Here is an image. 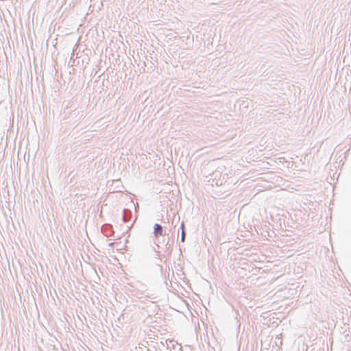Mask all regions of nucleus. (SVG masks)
Listing matches in <instances>:
<instances>
[{"label": "nucleus", "instance_id": "obj_3", "mask_svg": "<svg viewBox=\"0 0 351 351\" xmlns=\"http://www.w3.org/2000/svg\"><path fill=\"white\" fill-rule=\"evenodd\" d=\"M181 229V237H180V241L182 243L184 242L185 241V238H186V230H185V226H184V221H182L180 224V228Z\"/></svg>", "mask_w": 351, "mask_h": 351}, {"label": "nucleus", "instance_id": "obj_5", "mask_svg": "<svg viewBox=\"0 0 351 351\" xmlns=\"http://www.w3.org/2000/svg\"><path fill=\"white\" fill-rule=\"evenodd\" d=\"M166 242H167V241L164 239L162 240V243L165 244V243H166Z\"/></svg>", "mask_w": 351, "mask_h": 351}, {"label": "nucleus", "instance_id": "obj_4", "mask_svg": "<svg viewBox=\"0 0 351 351\" xmlns=\"http://www.w3.org/2000/svg\"><path fill=\"white\" fill-rule=\"evenodd\" d=\"M167 250L171 251V245L169 243V238L167 239V242L165 244Z\"/></svg>", "mask_w": 351, "mask_h": 351}, {"label": "nucleus", "instance_id": "obj_6", "mask_svg": "<svg viewBox=\"0 0 351 351\" xmlns=\"http://www.w3.org/2000/svg\"><path fill=\"white\" fill-rule=\"evenodd\" d=\"M160 271H162V269H163L162 266L160 265Z\"/></svg>", "mask_w": 351, "mask_h": 351}, {"label": "nucleus", "instance_id": "obj_1", "mask_svg": "<svg viewBox=\"0 0 351 351\" xmlns=\"http://www.w3.org/2000/svg\"><path fill=\"white\" fill-rule=\"evenodd\" d=\"M72 108V106L71 105V102H68L65 107V109L64 110V112L62 113V119H68L70 115H71V116L75 115V117H77V114H79V112L75 111L76 108H75L74 110H68L69 108Z\"/></svg>", "mask_w": 351, "mask_h": 351}, {"label": "nucleus", "instance_id": "obj_2", "mask_svg": "<svg viewBox=\"0 0 351 351\" xmlns=\"http://www.w3.org/2000/svg\"><path fill=\"white\" fill-rule=\"evenodd\" d=\"M153 234L155 239H158L160 236L166 235V231L163 230V227L160 224L155 223Z\"/></svg>", "mask_w": 351, "mask_h": 351}, {"label": "nucleus", "instance_id": "obj_7", "mask_svg": "<svg viewBox=\"0 0 351 351\" xmlns=\"http://www.w3.org/2000/svg\"><path fill=\"white\" fill-rule=\"evenodd\" d=\"M154 251L157 253L158 255L160 253L159 252L156 251V250H154Z\"/></svg>", "mask_w": 351, "mask_h": 351}, {"label": "nucleus", "instance_id": "obj_8", "mask_svg": "<svg viewBox=\"0 0 351 351\" xmlns=\"http://www.w3.org/2000/svg\"><path fill=\"white\" fill-rule=\"evenodd\" d=\"M154 243L158 247H159V245L154 242Z\"/></svg>", "mask_w": 351, "mask_h": 351}, {"label": "nucleus", "instance_id": "obj_9", "mask_svg": "<svg viewBox=\"0 0 351 351\" xmlns=\"http://www.w3.org/2000/svg\"><path fill=\"white\" fill-rule=\"evenodd\" d=\"M112 244H113L112 243H110L109 244V245H110V246H112Z\"/></svg>", "mask_w": 351, "mask_h": 351}]
</instances>
